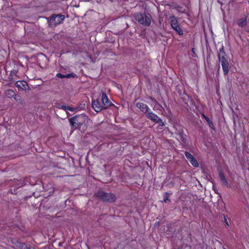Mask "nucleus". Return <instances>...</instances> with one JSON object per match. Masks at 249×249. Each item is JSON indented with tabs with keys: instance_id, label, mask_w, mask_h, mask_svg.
<instances>
[{
	"instance_id": "1",
	"label": "nucleus",
	"mask_w": 249,
	"mask_h": 249,
	"mask_svg": "<svg viewBox=\"0 0 249 249\" xmlns=\"http://www.w3.org/2000/svg\"><path fill=\"white\" fill-rule=\"evenodd\" d=\"M88 119V116L84 114H81L71 118L69 121L71 128L75 129H79L83 124H85Z\"/></svg>"
},
{
	"instance_id": "2",
	"label": "nucleus",
	"mask_w": 249,
	"mask_h": 249,
	"mask_svg": "<svg viewBox=\"0 0 249 249\" xmlns=\"http://www.w3.org/2000/svg\"><path fill=\"white\" fill-rule=\"evenodd\" d=\"M217 56L219 61L221 62L224 74L226 75L229 72V63L228 60V56L224 51V47L223 45L221 48L219 49Z\"/></svg>"
},
{
	"instance_id": "3",
	"label": "nucleus",
	"mask_w": 249,
	"mask_h": 249,
	"mask_svg": "<svg viewBox=\"0 0 249 249\" xmlns=\"http://www.w3.org/2000/svg\"><path fill=\"white\" fill-rule=\"evenodd\" d=\"M94 196L96 198H97L103 202H107L110 203L114 202L117 198L115 195L113 193H108L101 190L97 191L94 194Z\"/></svg>"
},
{
	"instance_id": "4",
	"label": "nucleus",
	"mask_w": 249,
	"mask_h": 249,
	"mask_svg": "<svg viewBox=\"0 0 249 249\" xmlns=\"http://www.w3.org/2000/svg\"><path fill=\"white\" fill-rule=\"evenodd\" d=\"M134 18L140 24L143 26H149L151 24V21L150 18L145 14L137 13L135 14Z\"/></svg>"
},
{
	"instance_id": "5",
	"label": "nucleus",
	"mask_w": 249,
	"mask_h": 249,
	"mask_svg": "<svg viewBox=\"0 0 249 249\" xmlns=\"http://www.w3.org/2000/svg\"><path fill=\"white\" fill-rule=\"evenodd\" d=\"M65 19V16L62 14L53 15L50 17L49 22L56 26L63 23Z\"/></svg>"
},
{
	"instance_id": "6",
	"label": "nucleus",
	"mask_w": 249,
	"mask_h": 249,
	"mask_svg": "<svg viewBox=\"0 0 249 249\" xmlns=\"http://www.w3.org/2000/svg\"><path fill=\"white\" fill-rule=\"evenodd\" d=\"M174 128L175 130V133L178 135L180 137V139L183 142H185V135L184 133L183 127L180 124H174Z\"/></svg>"
},
{
	"instance_id": "7",
	"label": "nucleus",
	"mask_w": 249,
	"mask_h": 249,
	"mask_svg": "<svg viewBox=\"0 0 249 249\" xmlns=\"http://www.w3.org/2000/svg\"><path fill=\"white\" fill-rule=\"evenodd\" d=\"M146 117L155 123H158L161 121V119L155 113L152 112L150 110L145 114Z\"/></svg>"
},
{
	"instance_id": "8",
	"label": "nucleus",
	"mask_w": 249,
	"mask_h": 249,
	"mask_svg": "<svg viewBox=\"0 0 249 249\" xmlns=\"http://www.w3.org/2000/svg\"><path fill=\"white\" fill-rule=\"evenodd\" d=\"M219 177L223 185L226 186L228 188H231V185L229 184L225 177V176L222 170L219 172Z\"/></svg>"
},
{
	"instance_id": "9",
	"label": "nucleus",
	"mask_w": 249,
	"mask_h": 249,
	"mask_svg": "<svg viewBox=\"0 0 249 249\" xmlns=\"http://www.w3.org/2000/svg\"><path fill=\"white\" fill-rule=\"evenodd\" d=\"M136 107L145 114L150 110L148 106L143 103H137Z\"/></svg>"
},
{
	"instance_id": "10",
	"label": "nucleus",
	"mask_w": 249,
	"mask_h": 249,
	"mask_svg": "<svg viewBox=\"0 0 249 249\" xmlns=\"http://www.w3.org/2000/svg\"><path fill=\"white\" fill-rule=\"evenodd\" d=\"M92 107L97 112L101 111L105 108L100 105V103L98 100L93 101L92 102Z\"/></svg>"
},
{
	"instance_id": "11",
	"label": "nucleus",
	"mask_w": 249,
	"mask_h": 249,
	"mask_svg": "<svg viewBox=\"0 0 249 249\" xmlns=\"http://www.w3.org/2000/svg\"><path fill=\"white\" fill-rule=\"evenodd\" d=\"M17 249H35V248L32 247L29 244L22 243L19 242H17Z\"/></svg>"
},
{
	"instance_id": "12",
	"label": "nucleus",
	"mask_w": 249,
	"mask_h": 249,
	"mask_svg": "<svg viewBox=\"0 0 249 249\" xmlns=\"http://www.w3.org/2000/svg\"><path fill=\"white\" fill-rule=\"evenodd\" d=\"M17 87L22 90H26L28 88L27 82L25 81H17Z\"/></svg>"
},
{
	"instance_id": "13",
	"label": "nucleus",
	"mask_w": 249,
	"mask_h": 249,
	"mask_svg": "<svg viewBox=\"0 0 249 249\" xmlns=\"http://www.w3.org/2000/svg\"><path fill=\"white\" fill-rule=\"evenodd\" d=\"M170 24L173 29L179 25L178 19L175 16L170 17Z\"/></svg>"
},
{
	"instance_id": "14",
	"label": "nucleus",
	"mask_w": 249,
	"mask_h": 249,
	"mask_svg": "<svg viewBox=\"0 0 249 249\" xmlns=\"http://www.w3.org/2000/svg\"><path fill=\"white\" fill-rule=\"evenodd\" d=\"M237 23L238 26L240 27H245L247 25V18H240L237 21Z\"/></svg>"
},
{
	"instance_id": "15",
	"label": "nucleus",
	"mask_w": 249,
	"mask_h": 249,
	"mask_svg": "<svg viewBox=\"0 0 249 249\" xmlns=\"http://www.w3.org/2000/svg\"><path fill=\"white\" fill-rule=\"evenodd\" d=\"M5 96L7 98H14L16 99V93L13 89H8L5 91Z\"/></svg>"
},
{
	"instance_id": "16",
	"label": "nucleus",
	"mask_w": 249,
	"mask_h": 249,
	"mask_svg": "<svg viewBox=\"0 0 249 249\" xmlns=\"http://www.w3.org/2000/svg\"><path fill=\"white\" fill-rule=\"evenodd\" d=\"M101 100H102V103L104 105H108L109 103V100L107 94L104 92H103L102 94Z\"/></svg>"
},
{
	"instance_id": "17",
	"label": "nucleus",
	"mask_w": 249,
	"mask_h": 249,
	"mask_svg": "<svg viewBox=\"0 0 249 249\" xmlns=\"http://www.w3.org/2000/svg\"><path fill=\"white\" fill-rule=\"evenodd\" d=\"M149 99L151 100V101L154 103H155L156 105H157V106H155L154 107H153V109L156 110H157V109H159V108H161L162 109H163V108L162 107V106L157 102V101L156 100V99L152 97H149Z\"/></svg>"
},
{
	"instance_id": "18",
	"label": "nucleus",
	"mask_w": 249,
	"mask_h": 249,
	"mask_svg": "<svg viewBox=\"0 0 249 249\" xmlns=\"http://www.w3.org/2000/svg\"><path fill=\"white\" fill-rule=\"evenodd\" d=\"M180 36H182L183 35V31L181 29L179 25L177 27H176L175 28L173 29Z\"/></svg>"
},
{
	"instance_id": "19",
	"label": "nucleus",
	"mask_w": 249,
	"mask_h": 249,
	"mask_svg": "<svg viewBox=\"0 0 249 249\" xmlns=\"http://www.w3.org/2000/svg\"><path fill=\"white\" fill-rule=\"evenodd\" d=\"M189 161L191 164L195 167H197L199 166L198 163L195 157L193 158L192 160H190Z\"/></svg>"
},
{
	"instance_id": "20",
	"label": "nucleus",
	"mask_w": 249,
	"mask_h": 249,
	"mask_svg": "<svg viewBox=\"0 0 249 249\" xmlns=\"http://www.w3.org/2000/svg\"><path fill=\"white\" fill-rule=\"evenodd\" d=\"M170 196V194L168 192L165 193V194L163 195V201L165 203L167 202V201L169 202H171V200L169 199Z\"/></svg>"
},
{
	"instance_id": "21",
	"label": "nucleus",
	"mask_w": 249,
	"mask_h": 249,
	"mask_svg": "<svg viewBox=\"0 0 249 249\" xmlns=\"http://www.w3.org/2000/svg\"><path fill=\"white\" fill-rule=\"evenodd\" d=\"M206 121L207 122L208 124L209 125V127L211 128H212L213 130H215V128L214 126V124H213V122L210 120V118H209L208 119H207Z\"/></svg>"
},
{
	"instance_id": "22",
	"label": "nucleus",
	"mask_w": 249,
	"mask_h": 249,
	"mask_svg": "<svg viewBox=\"0 0 249 249\" xmlns=\"http://www.w3.org/2000/svg\"><path fill=\"white\" fill-rule=\"evenodd\" d=\"M184 154L186 158L189 161H190V160H192L193 158H194V157L188 151H185Z\"/></svg>"
},
{
	"instance_id": "23",
	"label": "nucleus",
	"mask_w": 249,
	"mask_h": 249,
	"mask_svg": "<svg viewBox=\"0 0 249 249\" xmlns=\"http://www.w3.org/2000/svg\"><path fill=\"white\" fill-rule=\"evenodd\" d=\"M158 123H159V125L158 126V128L160 129H161V127H162L165 125V123L162 121L161 119V121H159Z\"/></svg>"
},
{
	"instance_id": "24",
	"label": "nucleus",
	"mask_w": 249,
	"mask_h": 249,
	"mask_svg": "<svg viewBox=\"0 0 249 249\" xmlns=\"http://www.w3.org/2000/svg\"><path fill=\"white\" fill-rule=\"evenodd\" d=\"M75 77V74L73 73H68L66 75V78H74Z\"/></svg>"
},
{
	"instance_id": "25",
	"label": "nucleus",
	"mask_w": 249,
	"mask_h": 249,
	"mask_svg": "<svg viewBox=\"0 0 249 249\" xmlns=\"http://www.w3.org/2000/svg\"><path fill=\"white\" fill-rule=\"evenodd\" d=\"M62 108L65 110H69L70 111H72V108L71 107L68 106H63L62 107Z\"/></svg>"
},
{
	"instance_id": "26",
	"label": "nucleus",
	"mask_w": 249,
	"mask_h": 249,
	"mask_svg": "<svg viewBox=\"0 0 249 249\" xmlns=\"http://www.w3.org/2000/svg\"><path fill=\"white\" fill-rule=\"evenodd\" d=\"M56 77L60 78H66V75L58 73L56 74Z\"/></svg>"
},
{
	"instance_id": "27",
	"label": "nucleus",
	"mask_w": 249,
	"mask_h": 249,
	"mask_svg": "<svg viewBox=\"0 0 249 249\" xmlns=\"http://www.w3.org/2000/svg\"><path fill=\"white\" fill-rule=\"evenodd\" d=\"M224 222L226 224V225L227 226V227H229V223L227 221V219L226 218V217L225 215H224Z\"/></svg>"
},
{
	"instance_id": "28",
	"label": "nucleus",
	"mask_w": 249,
	"mask_h": 249,
	"mask_svg": "<svg viewBox=\"0 0 249 249\" xmlns=\"http://www.w3.org/2000/svg\"><path fill=\"white\" fill-rule=\"evenodd\" d=\"M201 115L202 117L204 118L205 120V121H206L207 119H208L209 118L207 116H206L204 113H201Z\"/></svg>"
},
{
	"instance_id": "29",
	"label": "nucleus",
	"mask_w": 249,
	"mask_h": 249,
	"mask_svg": "<svg viewBox=\"0 0 249 249\" xmlns=\"http://www.w3.org/2000/svg\"><path fill=\"white\" fill-rule=\"evenodd\" d=\"M192 52L194 53H195V49H194V48H192Z\"/></svg>"
},
{
	"instance_id": "30",
	"label": "nucleus",
	"mask_w": 249,
	"mask_h": 249,
	"mask_svg": "<svg viewBox=\"0 0 249 249\" xmlns=\"http://www.w3.org/2000/svg\"><path fill=\"white\" fill-rule=\"evenodd\" d=\"M16 185H17V188H18V187H20L21 186H18V183H17L16 184Z\"/></svg>"
},
{
	"instance_id": "31",
	"label": "nucleus",
	"mask_w": 249,
	"mask_h": 249,
	"mask_svg": "<svg viewBox=\"0 0 249 249\" xmlns=\"http://www.w3.org/2000/svg\"><path fill=\"white\" fill-rule=\"evenodd\" d=\"M248 3H249V0H248Z\"/></svg>"
}]
</instances>
